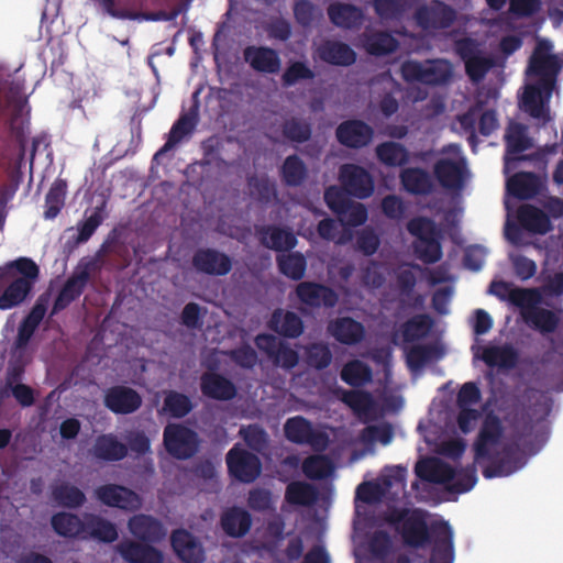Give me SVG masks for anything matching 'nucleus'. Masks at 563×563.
I'll return each mask as SVG.
<instances>
[{
    "label": "nucleus",
    "instance_id": "obj_1",
    "mask_svg": "<svg viewBox=\"0 0 563 563\" xmlns=\"http://www.w3.org/2000/svg\"><path fill=\"white\" fill-rule=\"evenodd\" d=\"M560 64L554 55L536 52L529 62L528 73L539 79L526 87L522 106L527 113L534 119L548 115L545 103L549 102L556 82Z\"/></svg>",
    "mask_w": 563,
    "mask_h": 563
},
{
    "label": "nucleus",
    "instance_id": "obj_2",
    "mask_svg": "<svg viewBox=\"0 0 563 563\" xmlns=\"http://www.w3.org/2000/svg\"><path fill=\"white\" fill-rule=\"evenodd\" d=\"M38 276L40 268L30 257L0 266V310L21 306L32 294Z\"/></svg>",
    "mask_w": 563,
    "mask_h": 563
},
{
    "label": "nucleus",
    "instance_id": "obj_3",
    "mask_svg": "<svg viewBox=\"0 0 563 563\" xmlns=\"http://www.w3.org/2000/svg\"><path fill=\"white\" fill-rule=\"evenodd\" d=\"M384 519L395 528L408 547L422 548L431 542V526L428 527L422 510L394 507L385 514Z\"/></svg>",
    "mask_w": 563,
    "mask_h": 563
},
{
    "label": "nucleus",
    "instance_id": "obj_4",
    "mask_svg": "<svg viewBox=\"0 0 563 563\" xmlns=\"http://www.w3.org/2000/svg\"><path fill=\"white\" fill-rule=\"evenodd\" d=\"M400 70L407 82H420L429 86L448 84L453 75L452 65L445 59L406 60Z\"/></svg>",
    "mask_w": 563,
    "mask_h": 563
},
{
    "label": "nucleus",
    "instance_id": "obj_5",
    "mask_svg": "<svg viewBox=\"0 0 563 563\" xmlns=\"http://www.w3.org/2000/svg\"><path fill=\"white\" fill-rule=\"evenodd\" d=\"M455 52L463 60L465 74L474 84L481 82L495 66V59L486 56L476 40L463 37L455 42Z\"/></svg>",
    "mask_w": 563,
    "mask_h": 563
},
{
    "label": "nucleus",
    "instance_id": "obj_6",
    "mask_svg": "<svg viewBox=\"0 0 563 563\" xmlns=\"http://www.w3.org/2000/svg\"><path fill=\"white\" fill-rule=\"evenodd\" d=\"M96 268V262L89 260L80 262L73 274L66 279L65 284L60 288L57 297L54 300L49 316L53 317L60 311L65 310L76 299H78L85 291L90 277L91 272Z\"/></svg>",
    "mask_w": 563,
    "mask_h": 563
},
{
    "label": "nucleus",
    "instance_id": "obj_7",
    "mask_svg": "<svg viewBox=\"0 0 563 563\" xmlns=\"http://www.w3.org/2000/svg\"><path fill=\"white\" fill-rule=\"evenodd\" d=\"M504 142L505 172L515 169L519 162L529 159V156L520 155L533 147V140L529 136V129L526 124L510 120L505 130Z\"/></svg>",
    "mask_w": 563,
    "mask_h": 563
},
{
    "label": "nucleus",
    "instance_id": "obj_8",
    "mask_svg": "<svg viewBox=\"0 0 563 563\" xmlns=\"http://www.w3.org/2000/svg\"><path fill=\"white\" fill-rule=\"evenodd\" d=\"M286 439L295 444H307L316 452L328 449L330 439L327 432L314 429L311 421L302 416L288 418L284 424Z\"/></svg>",
    "mask_w": 563,
    "mask_h": 563
},
{
    "label": "nucleus",
    "instance_id": "obj_9",
    "mask_svg": "<svg viewBox=\"0 0 563 563\" xmlns=\"http://www.w3.org/2000/svg\"><path fill=\"white\" fill-rule=\"evenodd\" d=\"M163 442L166 451L177 460L192 457L200 443L196 431L178 423H169L164 428Z\"/></svg>",
    "mask_w": 563,
    "mask_h": 563
},
{
    "label": "nucleus",
    "instance_id": "obj_10",
    "mask_svg": "<svg viewBox=\"0 0 563 563\" xmlns=\"http://www.w3.org/2000/svg\"><path fill=\"white\" fill-rule=\"evenodd\" d=\"M229 474L241 483H252L261 474L262 464L257 455L235 444L227 453Z\"/></svg>",
    "mask_w": 563,
    "mask_h": 563
},
{
    "label": "nucleus",
    "instance_id": "obj_11",
    "mask_svg": "<svg viewBox=\"0 0 563 563\" xmlns=\"http://www.w3.org/2000/svg\"><path fill=\"white\" fill-rule=\"evenodd\" d=\"M503 434L504 427L498 416L494 413L486 415L473 443L475 462L494 460L493 450L500 443Z\"/></svg>",
    "mask_w": 563,
    "mask_h": 563
},
{
    "label": "nucleus",
    "instance_id": "obj_12",
    "mask_svg": "<svg viewBox=\"0 0 563 563\" xmlns=\"http://www.w3.org/2000/svg\"><path fill=\"white\" fill-rule=\"evenodd\" d=\"M415 20L423 30H444L455 22L456 11L441 0H432L416 10Z\"/></svg>",
    "mask_w": 563,
    "mask_h": 563
},
{
    "label": "nucleus",
    "instance_id": "obj_13",
    "mask_svg": "<svg viewBox=\"0 0 563 563\" xmlns=\"http://www.w3.org/2000/svg\"><path fill=\"white\" fill-rule=\"evenodd\" d=\"M258 350L264 352L275 366L284 369H292L299 363V354L288 343L277 339L273 334L261 333L255 338Z\"/></svg>",
    "mask_w": 563,
    "mask_h": 563
},
{
    "label": "nucleus",
    "instance_id": "obj_14",
    "mask_svg": "<svg viewBox=\"0 0 563 563\" xmlns=\"http://www.w3.org/2000/svg\"><path fill=\"white\" fill-rule=\"evenodd\" d=\"M339 180L350 196L360 199L369 197L374 191L371 174L356 164L342 165L339 170Z\"/></svg>",
    "mask_w": 563,
    "mask_h": 563
},
{
    "label": "nucleus",
    "instance_id": "obj_15",
    "mask_svg": "<svg viewBox=\"0 0 563 563\" xmlns=\"http://www.w3.org/2000/svg\"><path fill=\"white\" fill-rule=\"evenodd\" d=\"M48 302V294L44 292L40 295L30 312L21 321L13 343L14 353H21L25 350L46 314Z\"/></svg>",
    "mask_w": 563,
    "mask_h": 563
},
{
    "label": "nucleus",
    "instance_id": "obj_16",
    "mask_svg": "<svg viewBox=\"0 0 563 563\" xmlns=\"http://www.w3.org/2000/svg\"><path fill=\"white\" fill-rule=\"evenodd\" d=\"M96 497L103 505L125 511H136L142 507V498L132 489L117 484L101 485L96 489Z\"/></svg>",
    "mask_w": 563,
    "mask_h": 563
},
{
    "label": "nucleus",
    "instance_id": "obj_17",
    "mask_svg": "<svg viewBox=\"0 0 563 563\" xmlns=\"http://www.w3.org/2000/svg\"><path fill=\"white\" fill-rule=\"evenodd\" d=\"M103 405L115 415H130L141 408L142 397L129 386L115 385L104 391Z\"/></svg>",
    "mask_w": 563,
    "mask_h": 563
},
{
    "label": "nucleus",
    "instance_id": "obj_18",
    "mask_svg": "<svg viewBox=\"0 0 563 563\" xmlns=\"http://www.w3.org/2000/svg\"><path fill=\"white\" fill-rule=\"evenodd\" d=\"M338 142L349 148H362L367 146L374 137V129L358 119L341 122L335 130Z\"/></svg>",
    "mask_w": 563,
    "mask_h": 563
},
{
    "label": "nucleus",
    "instance_id": "obj_19",
    "mask_svg": "<svg viewBox=\"0 0 563 563\" xmlns=\"http://www.w3.org/2000/svg\"><path fill=\"white\" fill-rule=\"evenodd\" d=\"M191 262L197 272L210 276H224L232 269L231 257L211 247L198 249Z\"/></svg>",
    "mask_w": 563,
    "mask_h": 563
},
{
    "label": "nucleus",
    "instance_id": "obj_20",
    "mask_svg": "<svg viewBox=\"0 0 563 563\" xmlns=\"http://www.w3.org/2000/svg\"><path fill=\"white\" fill-rule=\"evenodd\" d=\"M296 295L303 305L311 308H333L339 301L338 294L331 287L314 282L299 283Z\"/></svg>",
    "mask_w": 563,
    "mask_h": 563
},
{
    "label": "nucleus",
    "instance_id": "obj_21",
    "mask_svg": "<svg viewBox=\"0 0 563 563\" xmlns=\"http://www.w3.org/2000/svg\"><path fill=\"white\" fill-rule=\"evenodd\" d=\"M243 58L256 73L274 75L282 68L279 53L268 46L249 45L243 49Z\"/></svg>",
    "mask_w": 563,
    "mask_h": 563
},
{
    "label": "nucleus",
    "instance_id": "obj_22",
    "mask_svg": "<svg viewBox=\"0 0 563 563\" xmlns=\"http://www.w3.org/2000/svg\"><path fill=\"white\" fill-rule=\"evenodd\" d=\"M433 547L430 555V563H453V532L446 521L433 522L431 525Z\"/></svg>",
    "mask_w": 563,
    "mask_h": 563
},
{
    "label": "nucleus",
    "instance_id": "obj_23",
    "mask_svg": "<svg viewBox=\"0 0 563 563\" xmlns=\"http://www.w3.org/2000/svg\"><path fill=\"white\" fill-rule=\"evenodd\" d=\"M200 390L205 397L219 401L232 400L238 394V389L231 379L213 371L201 374Z\"/></svg>",
    "mask_w": 563,
    "mask_h": 563
},
{
    "label": "nucleus",
    "instance_id": "obj_24",
    "mask_svg": "<svg viewBox=\"0 0 563 563\" xmlns=\"http://www.w3.org/2000/svg\"><path fill=\"white\" fill-rule=\"evenodd\" d=\"M172 547L185 563H203L205 551L197 538L185 529H177L170 536Z\"/></svg>",
    "mask_w": 563,
    "mask_h": 563
},
{
    "label": "nucleus",
    "instance_id": "obj_25",
    "mask_svg": "<svg viewBox=\"0 0 563 563\" xmlns=\"http://www.w3.org/2000/svg\"><path fill=\"white\" fill-rule=\"evenodd\" d=\"M128 528L136 539L147 543H158L166 537L163 523L151 515H134L129 519Z\"/></svg>",
    "mask_w": 563,
    "mask_h": 563
},
{
    "label": "nucleus",
    "instance_id": "obj_26",
    "mask_svg": "<svg viewBox=\"0 0 563 563\" xmlns=\"http://www.w3.org/2000/svg\"><path fill=\"white\" fill-rule=\"evenodd\" d=\"M222 531L231 538H242L252 527L251 514L238 506L225 508L220 516Z\"/></svg>",
    "mask_w": 563,
    "mask_h": 563
},
{
    "label": "nucleus",
    "instance_id": "obj_27",
    "mask_svg": "<svg viewBox=\"0 0 563 563\" xmlns=\"http://www.w3.org/2000/svg\"><path fill=\"white\" fill-rule=\"evenodd\" d=\"M260 242L263 246L282 252L296 247L298 240L290 229L276 225H263L256 229Z\"/></svg>",
    "mask_w": 563,
    "mask_h": 563
},
{
    "label": "nucleus",
    "instance_id": "obj_28",
    "mask_svg": "<svg viewBox=\"0 0 563 563\" xmlns=\"http://www.w3.org/2000/svg\"><path fill=\"white\" fill-rule=\"evenodd\" d=\"M416 473L423 481L448 487L456 476V468L441 459L433 457L418 463Z\"/></svg>",
    "mask_w": 563,
    "mask_h": 563
},
{
    "label": "nucleus",
    "instance_id": "obj_29",
    "mask_svg": "<svg viewBox=\"0 0 563 563\" xmlns=\"http://www.w3.org/2000/svg\"><path fill=\"white\" fill-rule=\"evenodd\" d=\"M327 13L332 24L344 30L360 29L364 21L363 10L351 3H331Z\"/></svg>",
    "mask_w": 563,
    "mask_h": 563
},
{
    "label": "nucleus",
    "instance_id": "obj_30",
    "mask_svg": "<svg viewBox=\"0 0 563 563\" xmlns=\"http://www.w3.org/2000/svg\"><path fill=\"white\" fill-rule=\"evenodd\" d=\"M319 58L334 66H351L356 60V53L346 43L333 40L322 42L317 48Z\"/></svg>",
    "mask_w": 563,
    "mask_h": 563
},
{
    "label": "nucleus",
    "instance_id": "obj_31",
    "mask_svg": "<svg viewBox=\"0 0 563 563\" xmlns=\"http://www.w3.org/2000/svg\"><path fill=\"white\" fill-rule=\"evenodd\" d=\"M328 331L338 342L345 345H355L365 336L364 325L350 317H340L331 321Z\"/></svg>",
    "mask_w": 563,
    "mask_h": 563
},
{
    "label": "nucleus",
    "instance_id": "obj_32",
    "mask_svg": "<svg viewBox=\"0 0 563 563\" xmlns=\"http://www.w3.org/2000/svg\"><path fill=\"white\" fill-rule=\"evenodd\" d=\"M268 328L280 336L297 339L303 332V322L296 312L277 308L268 320Z\"/></svg>",
    "mask_w": 563,
    "mask_h": 563
},
{
    "label": "nucleus",
    "instance_id": "obj_33",
    "mask_svg": "<svg viewBox=\"0 0 563 563\" xmlns=\"http://www.w3.org/2000/svg\"><path fill=\"white\" fill-rule=\"evenodd\" d=\"M118 552L130 563H163L162 551L135 541H123L118 544Z\"/></svg>",
    "mask_w": 563,
    "mask_h": 563
},
{
    "label": "nucleus",
    "instance_id": "obj_34",
    "mask_svg": "<svg viewBox=\"0 0 563 563\" xmlns=\"http://www.w3.org/2000/svg\"><path fill=\"white\" fill-rule=\"evenodd\" d=\"M433 173L445 189L459 190L464 185V166L460 162L441 158L434 164Z\"/></svg>",
    "mask_w": 563,
    "mask_h": 563
},
{
    "label": "nucleus",
    "instance_id": "obj_35",
    "mask_svg": "<svg viewBox=\"0 0 563 563\" xmlns=\"http://www.w3.org/2000/svg\"><path fill=\"white\" fill-rule=\"evenodd\" d=\"M404 189L416 196H428L433 192L434 184L431 175L420 167H408L400 172Z\"/></svg>",
    "mask_w": 563,
    "mask_h": 563
},
{
    "label": "nucleus",
    "instance_id": "obj_36",
    "mask_svg": "<svg viewBox=\"0 0 563 563\" xmlns=\"http://www.w3.org/2000/svg\"><path fill=\"white\" fill-rule=\"evenodd\" d=\"M506 188L511 196L527 200L534 198L540 192L541 183L537 174L519 172L507 180Z\"/></svg>",
    "mask_w": 563,
    "mask_h": 563
},
{
    "label": "nucleus",
    "instance_id": "obj_37",
    "mask_svg": "<svg viewBox=\"0 0 563 563\" xmlns=\"http://www.w3.org/2000/svg\"><path fill=\"white\" fill-rule=\"evenodd\" d=\"M92 454L101 461L117 462L128 455V445L120 442L112 433L101 434L95 441Z\"/></svg>",
    "mask_w": 563,
    "mask_h": 563
},
{
    "label": "nucleus",
    "instance_id": "obj_38",
    "mask_svg": "<svg viewBox=\"0 0 563 563\" xmlns=\"http://www.w3.org/2000/svg\"><path fill=\"white\" fill-rule=\"evenodd\" d=\"M118 529L111 521L95 515H85V528L82 539H93L111 543L118 539Z\"/></svg>",
    "mask_w": 563,
    "mask_h": 563
},
{
    "label": "nucleus",
    "instance_id": "obj_39",
    "mask_svg": "<svg viewBox=\"0 0 563 563\" xmlns=\"http://www.w3.org/2000/svg\"><path fill=\"white\" fill-rule=\"evenodd\" d=\"M197 123L198 113L196 110H190L189 112L180 114V117L173 124L165 144L156 155L164 154L173 150L186 136H189L195 131Z\"/></svg>",
    "mask_w": 563,
    "mask_h": 563
},
{
    "label": "nucleus",
    "instance_id": "obj_40",
    "mask_svg": "<svg viewBox=\"0 0 563 563\" xmlns=\"http://www.w3.org/2000/svg\"><path fill=\"white\" fill-rule=\"evenodd\" d=\"M517 219L521 228L532 233L545 234L552 228L549 216L532 205L519 207Z\"/></svg>",
    "mask_w": 563,
    "mask_h": 563
},
{
    "label": "nucleus",
    "instance_id": "obj_41",
    "mask_svg": "<svg viewBox=\"0 0 563 563\" xmlns=\"http://www.w3.org/2000/svg\"><path fill=\"white\" fill-rule=\"evenodd\" d=\"M482 360L489 367L498 366L505 369H511L517 366L519 354L517 350L510 345H493L483 350Z\"/></svg>",
    "mask_w": 563,
    "mask_h": 563
},
{
    "label": "nucleus",
    "instance_id": "obj_42",
    "mask_svg": "<svg viewBox=\"0 0 563 563\" xmlns=\"http://www.w3.org/2000/svg\"><path fill=\"white\" fill-rule=\"evenodd\" d=\"M51 526L60 537L69 539L82 538L85 518L80 519L75 514L60 511L52 516Z\"/></svg>",
    "mask_w": 563,
    "mask_h": 563
},
{
    "label": "nucleus",
    "instance_id": "obj_43",
    "mask_svg": "<svg viewBox=\"0 0 563 563\" xmlns=\"http://www.w3.org/2000/svg\"><path fill=\"white\" fill-rule=\"evenodd\" d=\"M52 499L64 508L76 509L86 503V495L75 485L67 482L55 484L51 488Z\"/></svg>",
    "mask_w": 563,
    "mask_h": 563
},
{
    "label": "nucleus",
    "instance_id": "obj_44",
    "mask_svg": "<svg viewBox=\"0 0 563 563\" xmlns=\"http://www.w3.org/2000/svg\"><path fill=\"white\" fill-rule=\"evenodd\" d=\"M280 178L287 187H299L308 178L305 162L296 154L287 156L280 166Z\"/></svg>",
    "mask_w": 563,
    "mask_h": 563
},
{
    "label": "nucleus",
    "instance_id": "obj_45",
    "mask_svg": "<svg viewBox=\"0 0 563 563\" xmlns=\"http://www.w3.org/2000/svg\"><path fill=\"white\" fill-rule=\"evenodd\" d=\"M194 409V404L189 396L177 391L167 390L162 406V413L174 419H181L189 415Z\"/></svg>",
    "mask_w": 563,
    "mask_h": 563
},
{
    "label": "nucleus",
    "instance_id": "obj_46",
    "mask_svg": "<svg viewBox=\"0 0 563 563\" xmlns=\"http://www.w3.org/2000/svg\"><path fill=\"white\" fill-rule=\"evenodd\" d=\"M375 152L378 161L389 167L404 166L409 162L408 150L397 142H383L376 146Z\"/></svg>",
    "mask_w": 563,
    "mask_h": 563
},
{
    "label": "nucleus",
    "instance_id": "obj_47",
    "mask_svg": "<svg viewBox=\"0 0 563 563\" xmlns=\"http://www.w3.org/2000/svg\"><path fill=\"white\" fill-rule=\"evenodd\" d=\"M341 379L352 387H362L373 377L372 368L360 360L345 363L340 373Z\"/></svg>",
    "mask_w": 563,
    "mask_h": 563
},
{
    "label": "nucleus",
    "instance_id": "obj_48",
    "mask_svg": "<svg viewBox=\"0 0 563 563\" xmlns=\"http://www.w3.org/2000/svg\"><path fill=\"white\" fill-rule=\"evenodd\" d=\"M522 314L528 324L542 333L554 332L559 324L558 316L549 309L532 307Z\"/></svg>",
    "mask_w": 563,
    "mask_h": 563
},
{
    "label": "nucleus",
    "instance_id": "obj_49",
    "mask_svg": "<svg viewBox=\"0 0 563 563\" xmlns=\"http://www.w3.org/2000/svg\"><path fill=\"white\" fill-rule=\"evenodd\" d=\"M279 272L291 280L303 278L307 269L306 257L299 252L282 254L276 257Z\"/></svg>",
    "mask_w": 563,
    "mask_h": 563
},
{
    "label": "nucleus",
    "instance_id": "obj_50",
    "mask_svg": "<svg viewBox=\"0 0 563 563\" xmlns=\"http://www.w3.org/2000/svg\"><path fill=\"white\" fill-rule=\"evenodd\" d=\"M433 325L432 318L427 313L411 317L401 324V334L405 342H415L426 338Z\"/></svg>",
    "mask_w": 563,
    "mask_h": 563
},
{
    "label": "nucleus",
    "instance_id": "obj_51",
    "mask_svg": "<svg viewBox=\"0 0 563 563\" xmlns=\"http://www.w3.org/2000/svg\"><path fill=\"white\" fill-rule=\"evenodd\" d=\"M67 194V181L62 178L55 179L45 197L44 218L55 219L65 206Z\"/></svg>",
    "mask_w": 563,
    "mask_h": 563
},
{
    "label": "nucleus",
    "instance_id": "obj_52",
    "mask_svg": "<svg viewBox=\"0 0 563 563\" xmlns=\"http://www.w3.org/2000/svg\"><path fill=\"white\" fill-rule=\"evenodd\" d=\"M399 42L389 32L377 31L365 38L366 51L371 55L385 56L397 51Z\"/></svg>",
    "mask_w": 563,
    "mask_h": 563
},
{
    "label": "nucleus",
    "instance_id": "obj_53",
    "mask_svg": "<svg viewBox=\"0 0 563 563\" xmlns=\"http://www.w3.org/2000/svg\"><path fill=\"white\" fill-rule=\"evenodd\" d=\"M282 134L289 142L302 144L311 139L312 125L308 120L291 117L283 122Z\"/></svg>",
    "mask_w": 563,
    "mask_h": 563
},
{
    "label": "nucleus",
    "instance_id": "obj_54",
    "mask_svg": "<svg viewBox=\"0 0 563 563\" xmlns=\"http://www.w3.org/2000/svg\"><path fill=\"white\" fill-rule=\"evenodd\" d=\"M409 0H373L375 13L386 21L400 20L409 9Z\"/></svg>",
    "mask_w": 563,
    "mask_h": 563
},
{
    "label": "nucleus",
    "instance_id": "obj_55",
    "mask_svg": "<svg viewBox=\"0 0 563 563\" xmlns=\"http://www.w3.org/2000/svg\"><path fill=\"white\" fill-rule=\"evenodd\" d=\"M239 435L243 439L245 444L255 452L262 453L268 446L269 435L266 430L257 423L242 426L239 430Z\"/></svg>",
    "mask_w": 563,
    "mask_h": 563
},
{
    "label": "nucleus",
    "instance_id": "obj_56",
    "mask_svg": "<svg viewBox=\"0 0 563 563\" xmlns=\"http://www.w3.org/2000/svg\"><path fill=\"white\" fill-rule=\"evenodd\" d=\"M286 500L291 505L308 506L317 498L316 488L305 482H294L286 487Z\"/></svg>",
    "mask_w": 563,
    "mask_h": 563
},
{
    "label": "nucleus",
    "instance_id": "obj_57",
    "mask_svg": "<svg viewBox=\"0 0 563 563\" xmlns=\"http://www.w3.org/2000/svg\"><path fill=\"white\" fill-rule=\"evenodd\" d=\"M333 471L331 460L325 455H311L303 460L302 472L310 479H323Z\"/></svg>",
    "mask_w": 563,
    "mask_h": 563
},
{
    "label": "nucleus",
    "instance_id": "obj_58",
    "mask_svg": "<svg viewBox=\"0 0 563 563\" xmlns=\"http://www.w3.org/2000/svg\"><path fill=\"white\" fill-rule=\"evenodd\" d=\"M367 550L372 558L385 560L393 551L390 534L385 530H376L367 538Z\"/></svg>",
    "mask_w": 563,
    "mask_h": 563
},
{
    "label": "nucleus",
    "instance_id": "obj_59",
    "mask_svg": "<svg viewBox=\"0 0 563 563\" xmlns=\"http://www.w3.org/2000/svg\"><path fill=\"white\" fill-rule=\"evenodd\" d=\"M477 483V470L475 463L456 470V476L448 486V490L456 494L470 492Z\"/></svg>",
    "mask_w": 563,
    "mask_h": 563
},
{
    "label": "nucleus",
    "instance_id": "obj_60",
    "mask_svg": "<svg viewBox=\"0 0 563 563\" xmlns=\"http://www.w3.org/2000/svg\"><path fill=\"white\" fill-rule=\"evenodd\" d=\"M332 352L324 343H312L306 349V362L318 371L327 368L332 362Z\"/></svg>",
    "mask_w": 563,
    "mask_h": 563
},
{
    "label": "nucleus",
    "instance_id": "obj_61",
    "mask_svg": "<svg viewBox=\"0 0 563 563\" xmlns=\"http://www.w3.org/2000/svg\"><path fill=\"white\" fill-rule=\"evenodd\" d=\"M316 76L314 71L301 60L290 63L282 75L284 87H292L300 80H310Z\"/></svg>",
    "mask_w": 563,
    "mask_h": 563
},
{
    "label": "nucleus",
    "instance_id": "obj_62",
    "mask_svg": "<svg viewBox=\"0 0 563 563\" xmlns=\"http://www.w3.org/2000/svg\"><path fill=\"white\" fill-rule=\"evenodd\" d=\"M247 185L251 194L261 202L267 203L276 197V187L269 180L268 176L253 175L247 178Z\"/></svg>",
    "mask_w": 563,
    "mask_h": 563
},
{
    "label": "nucleus",
    "instance_id": "obj_63",
    "mask_svg": "<svg viewBox=\"0 0 563 563\" xmlns=\"http://www.w3.org/2000/svg\"><path fill=\"white\" fill-rule=\"evenodd\" d=\"M294 16L302 27H309L322 16L321 10L310 0H297L294 4Z\"/></svg>",
    "mask_w": 563,
    "mask_h": 563
},
{
    "label": "nucleus",
    "instance_id": "obj_64",
    "mask_svg": "<svg viewBox=\"0 0 563 563\" xmlns=\"http://www.w3.org/2000/svg\"><path fill=\"white\" fill-rule=\"evenodd\" d=\"M484 104L485 102L483 100H477L472 107H470V109L465 113L459 117V122L462 129L468 133L467 141L468 144L473 147V150H475L477 145L475 125L478 119V114L479 112H482Z\"/></svg>",
    "mask_w": 563,
    "mask_h": 563
}]
</instances>
